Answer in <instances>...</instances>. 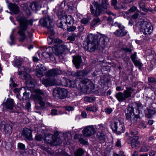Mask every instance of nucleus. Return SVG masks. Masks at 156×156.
<instances>
[{"instance_id": "nucleus-3", "label": "nucleus", "mask_w": 156, "mask_h": 156, "mask_svg": "<svg viewBox=\"0 0 156 156\" xmlns=\"http://www.w3.org/2000/svg\"><path fill=\"white\" fill-rule=\"evenodd\" d=\"M138 23L139 31L142 33L146 36H148L153 32V27L150 23L142 20Z\"/></svg>"}, {"instance_id": "nucleus-32", "label": "nucleus", "mask_w": 156, "mask_h": 156, "mask_svg": "<svg viewBox=\"0 0 156 156\" xmlns=\"http://www.w3.org/2000/svg\"><path fill=\"white\" fill-rule=\"evenodd\" d=\"M66 23L67 25H70L74 23V20L73 17L70 15H68L66 17Z\"/></svg>"}, {"instance_id": "nucleus-47", "label": "nucleus", "mask_w": 156, "mask_h": 156, "mask_svg": "<svg viewBox=\"0 0 156 156\" xmlns=\"http://www.w3.org/2000/svg\"><path fill=\"white\" fill-rule=\"evenodd\" d=\"M27 77H29V80L27 79V78L26 77L24 76V78L25 79L27 80V84H32L33 83L31 81V77L30 76V75L28 74H27Z\"/></svg>"}, {"instance_id": "nucleus-36", "label": "nucleus", "mask_w": 156, "mask_h": 156, "mask_svg": "<svg viewBox=\"0 0 156 156\" xmlns=\"http://www.w3.org/2000/svg\"><path fill=\"white\" fill-rule=\"evenodd\" d=\"M30 7L32 10L36 11L38 8L39 4L37 2H34L30 4Z\"/></svg>"}, {"instance_id": "nucleus-52", "label": "nucleus", "mask_w": 156, "mask_h": 156, "mask_svg": "<svg viewBox=\"0 0 156 156\" xmlns=\"http://www.w3.org/2000/svg\"><path fill=\"white\" fill-rule=\"evenodd\" d=\"M112 26L115 27H117L119 29L124 26L120 23H119L117 22H115L114 23H112Z\"/></svg>"}, {"instance_id": "nucleus-62", "label": "nucleus", "mask_w": 156, "mask_h": 156, "mask_svg": "<svg viewBox=\"0 0 156 156\" xmlns=\"http://www.w3.org/2000/svg\"><path fill=\"white\" fill-rule=\"evenodd\" d=\"M58 26L61 28H63V24L61 20H58Z\"/></svg>"}, {"instance_id": "nucleus-31", "label": "nucleus", "mask_w": 156, "mask_h": 156, "mask_svg": "<svg viewBox=\"0 0 156 156\" xmlns=\"http://www.w3.org/2000/svg\"><path fill=\"white\" fill-rule=\"evenodd\" d=\"M62 142V139L58 136H54V140L52 143V145H56L61 144Z\"/></svg>"}, {"instance_id": "nucleus-56", "label": "nucleus", "mask_w": 156, "mask_h": 156, "mask_svg": "<svg viewBox=\"0 0 156 156\" xmlns=\"http://www.w3.org/2000/svg\"><path fill=\"white\" fill-rule=\"evenodd\" d=\"M18 147L21 150H24L25 148L24 145L22 143H19L18 144Z\"/></svg>"}, {"instance_id": "nucleus-63", "label": "nucleus", "mask_w": 156, "mask_h": 156, "mask_svg": "<svg viewBox=\"0 0 156 156\" xmlns=\"http://www.w3.org/2000/svg\"><path fill=\"white\" fill-rule=\"evenodd\" d=\"M153 11V9L150 8H145V9H144V10L143 11L145 12H152Z\"/></svg>"}, {"instance_id": "nucleus-1", "label": "nucleus", "mask_w": 156, "mask_h": 156, "mask_svg": "<svg viewBox=\"0 0 156 156\" xmlns=\"http://www.w3.org/2000/svg\"><path fill=\"white\" fill-rule=\"evenodd\" d=\"M88 71L86 70L78 71L75 72L74 76L77 78L74 83H76L77 89L80 93L91 92L94 89V85L92 82L88 79H83L88 74Z\"/></svg>"}, {"instance_id": "nucleus-20", "label": "nucleus", "mask_w": 156, "mask_h": 156, "mask_svg": "<svg viewBox=\"0 0 156 156\" xmlns=\"http://www.w3.org/2000/svg\"><path fill=\"white\" fill-rule=\"evenodd\" d=\"M32 131L27 128H24L23 131V134L27 139L31 140L32 139Z\"/></svg>"}, {"instance_id": "nucleus-50", "label": "nucleus", "mask_w": 156, "mask_h": 156, "mask_svg": "<svg viewBox=\"0 0 156 156\" xmlns=\"http://www.w3.org/2000/svg\"><path fill=\"white\" fill-rule=\"evenodd\" d=\"M69 44L68 43L65 44H62L61 46V48L64 50H68L69 49V48L68 47V45Z\"/></svg>"}, {"instance_id": "nucleus-45", "label": "nucleus", "mask_w": 156, "mask_h": 156, "mask_svg": "<svg viewBox=\"0 0 156 156\" xmlns=\"http://www.w3.org/2000/svg\"><path fill=\"white\" fill-rule=\"evenodd\" d=\"M84 101L89 102H92L95 100L94 97H86L84 98Z\"/></svg>"}, {"instance_id": "nucleus-5", "label": "nucleus", "mask_w": 156, "mask_h": 156, "mask_svg": "<svg viewBox=\"0 0 156 156\" xmlns=\"http://www.w3.org/2000/svg\"><path fill=\"white\" fill-rule=\"evenodd\" d=\"M89 38L91 40H92V39H94V38L98 43L99 47L102 48H105L107 45L109 41L108 38L106 35L100 33L96 34H90Z\"/></svg>"}, {"instance_id": "nucleus-44", "label": "nucleus", "mask_w": 156, "mask_h": 156, "mask_svg": "<svg viewBox=\"0 0 156 156\" xmlns=\"http://www.w3.org/2000/svg\"><path fill=\"white\" fill-rule=\"evenodd\" d=\"M23 96L22 98V100L23 101L25 100L28 99L29 97L30 94L29 93H27L26 92L23 93Z\"/></svg>"}, {"instance_id": "nucleus-53", "label": "nucleus", "mask_w": 156, "mask_h": 156, "mask_svg": "<svg viewBox=\"0 0 156 156\" xmlns=\"http://www.w3.org/2000/svg\"><path fill=\"white\" fill-rule=\"evenodd\" d=\"M96 127L97 129H100L101 131L104 130L105 129V126H104L102 124L97 126Z\"/></svg>"}, {"instance_id": "nucleus-59", "label": "nucleus", "mask_w": 156, "mask_h": 156, "mask_svg": "<svg viewBox=\"0 0 156 156\" xmlns=\"http://www.w3.org/2000/svg\"><path fill=\"white\" fill-rule=\"evenodd\" d=\"M105 111L107 113L110 114L112 112V110L111 108H106L105 109Z\"/></svg>"}, {"instance_id": "nucleus-26", "label": "nucleus", "mask_w": 156, "mask_h": 156, "mask_svg": "<svg viewBox=\"0 0 156 156\" xmlns=\"http://www.w3.org/2000/svg\"><path fill=\"white\" fill-rule=\"evenodd\" d=\"M101 20L98 17H96L93 20V21L90 24V27L93 29L96 26L99 25L101 22Z\"/></svg>"}, {"instance_id": "nucleus-37", "label": "nucleus", "mask_w": 156, "mask_h": 156, "mask_svg": "<svg viewBox=\"0 0 156 156\" xmlns=\"http://www.w3.org/2000/svg\"><path fill=\"white\" fill-rule=\"evenodd\" d=\"M84 153V150L81 148L78 149L75 152V156H83Z\"/></svg>"}, {"instance_id": "nucleus-25", "label": "nucleus", "mask_w": 156, "mask_h": 156, "mask_svg": "<svg viewBox=\"0 0 156 156\" xmlns=\"http://www.w3.org/2000/svg\"><path fill=\"white\" fill-rule=\"evenodd\" d=\"M54 136L50 134H46L45 136L44 141L46 143L52 145V143L53 141Z\"/></svg>"}, {"instance_id": "nucleus-15", "label": "nucleus", "mask_w": 156, "mask_h": 156, "mask_svg": "<svg viewBox=\"0 0 156 156\" xmlns=\"http://www.w3.org/2000/svg\"><path fill=\"white\" fill-rule=\"evenodd\" d=\"M46 72V68L42 64H40L37 66L36 73L38 77H42L45 74Z\"/></svg>"}, {"instance_id": "nucleus-34", "label": "nucleus", "mask_w": 156, "mask_h": 156, "mask_svg": "<svg viewBox=\"0 0 156 156\" xmlns=\"http://www.w3.org/2000/svg\"><path fill=\"white\" fill-rule=\"evenodd\" d=\"M47 50H49L51 51L49 52H44L43 53L42 55L45 58H50L52 55V49L51 48H47Z\"/></svg>"}, {"instance_id": "nucleus-48", "label": "nucleus", "mask_w": 156, "mask_h": 156, "mask_svg": "<svg viewBox=\"0 0 156 156\" xmlns=\"http://www.w3.org/2000/svg\"><path fill=\"white\" fill-rule=\"evenodd\" d=\"M131 58L134 65L136 66V54L135 53L132 55Z\"/></svg>"}, {"instance_id": "nucleus-28", "label": "nucleus", "mask_w": 156, "mask_h": 156, "mask_svg": "<svg viewBox=\"0 0 156 156\" xmlns=\"http://www.w3.org/2000/svg\"><path fill=\"white\" fill-rule=\"evenodd\" d=\"M9 8L10 10L14 14H17L19 12L18 7L15 4L12 3L10 4L9 5Z\"/></svg>"}, {"instance_id": "nucleus-21", "label": "nucleus", "mask_w": 156, "mask_h": 156, "mask_svg": "<svg viewBox=\"0 0 156 156\" xmlns=\"http://www.w3.org/2000/svg\"><path fill=\"white\" fill-rule=\"evenodd\" d=\"M73 62L77 68H79L82 62L81 57L79 56H74L73 57Z\"/></svg>"}, {"instance_id": "nucleus-13", "label": "nucleus", "mask_w": 156, "mask_h": 156, "mask_svg": "<svg viewBox=\"0 0 156 156\" xmlns=\"http://www.w3.org/2000/svg\"><path fill=\"white\" fill-rule=\"evenodd\" d=\"M44 78L42 80V83L46 87L56 85L58 83L55 79L50 78V77Z\"/></svg>"}, {"instance_id": "nucleus-33", "label": "nucleus", "mask_w": 156, "mask_h": 156, "mask_svg": "<svg viewBox=\"0 0 156 156\" xmlns=\"http://www.w3.org/2000/svg\"><path fill=\"white\" fill-rule=\"evenodd\" d=\"M66 83L67 86L70 87H76L77 88L76 85L77 84H76V83H74L75 80L74 81H72L69 80L67 79L66 80Z\"/></svg>"}, {"instance_id": "nucleus-41", "label": "nucleus", "mask_w": 156, "mask_h": 156, "mask_svg": "<svg viewBox=\"0 0 156 156\" xmlns=\"http://www.w3.org/2000/svg\"><path fill=\"white\" fill-rule=\"evenodd\" d=\"M23 9L27 15H30V11L29 9L28 5L27 4H25L23 5Z\"/></svg>"}, {"instance_id": "nucleus-18", "label": "nucleus", "mask_w": 156, "mask_h": 156, "mask_svg": "<svg viewBox=\"0 0 156 156\" xmlns=\"http://www.w3.org/2000/svg\"><path fill=\"white\" fill-rule=\"evenodd\" d=\"M145 53L147 56H150L149 59L151 61H156V55L152 49H147Z\"/></svg>"}, {"instance_id": "nucleus-42", "label": "nucleus", "mask_w": 156, "mask_h": 156, "mask_svg": "<svg viewBox=\"0 0 156 156\" xmlns=\"http://www.w3.org/2000/svg\"><path fill=\"white\" fill-rule=\"evenodd\" d=\"M77 35L76 34H73L67 37V40H69L71 42L74 41Z\"/></svg>"}, {"instance_id": "nucleus-46", "label": "nucleus", "mask_w": 156, "mask_h": 156, "mask_svg": "<svg viewBox=\"0 0 156 156\" xmlns=\"http://www.w3.org/2000/svg\"><path fill=\"white\" fill-rule=\"evenodd\" d=\"M136 9V8L135 6H132L131 7L129 10L128 11L129 12H126V14H129L130 13H132L133 12L135 11Z\"/></svg>"}, {"instance_id": "nucleus-7", "label": "nucleus", "mask_w": 156, "mask_h": 156, "mask_svg": "<svg viewBox=\"0 0 156 156\" xmlns=\"http://www.w3.org/2000/svg\"><path fill=\"white\" fill-rule=\"evenodd\" d=\"M44 94L42 90L35 89L32 92L31 99L36 104H39L41 106L43 107L45 106V103L41 95H43Z\"/></svg>"}, {"instance_id": "nucleus-16", "label": "nucleus", "mask_w": 156, "mask_h": 156, "mask_svg": "<svg viewBox=\"0 0 156 156\" xmlns=\"http://www.w3.org/2000/svg\"><path fill=\"white\" fill-rule=\"evenodd\" d=\"M130 134L131 135L134 136L130 138L131 144L132 148H135L136 147V131L135 129H133L131 131Z\"/></svg>"}, {"instance_id": "nucleus-4", "label": "nucleus", "mask_w": 156, "mask_h": 156, "mask_svg": "<svg viewBox=\"0 0 156 156\" xmlns=\"http://www.w3.org/2000/svg\"><path fill=\"white\" fill-rule=\"evenodd\" d=\"M111 128L113 131L118 134L124 132L125 130L124 119L121 117L115 119L111 124Z\"/></svg>"}, {"instance_id": "nucleus-49", "label": "nucleus", "mask_w": 156, "mask_h": 156, "mask_svg": "<svg viewBox=\"0 0 156 156\" xmlns=\"http://www.w3.org/2000/svg\"><path fill=\"white\" fill-rule=\"evenodd\" d=\"M148 81L149 83H153L156 85V80L153 77H149Z\"/></svg>"}, {"instance_id": "nucleus-54", "label": "nucleus", "mask_w": 156, "mask_h": 156, "mask_svg": "<svg viewBox=\"0 0 156 156\" xmlns=\"http://www.w3.org/2000/svg\"><path fill=\"white\" fill-rule=\"evenodd\" d=\"M143 66V65L141 62L137 60V67L140 70H142Z\"/></svg>"}, {"instance_id": "nucleus-43", "label": "nucleus", "mask_w": 156, "mask_h": 156, "mask_svg": "<svg viewBox=\"0 0 156 156\" xmlns=\"http://www.w3.org/2000/svg\"><path fill=\"white\" fill-rule=\"evenodd\" d=\"M139 4L140 10L144 11L146 7L144 2L142 1H141L139 2Z\"/></svg>"}, {"instance_id": "nucleus-55", "label": "nucleus", "mask_w": 156, "mask_h": 156, "mask_svg": "<svg viewBox=\"0 0 156 156\" xmlns=\"http://www.w3.org/2000/svg\"><path fill=\"white\" fill-rule=\"evenodd\" d=\"M52 27H47L48 32L51 35H53L54 34Z\"/></svg>"}, {"instance_id": "nucleus-19", "label": "nucleus", "mask_w": 156, "mask_h": 156, "mask_svg": "<svg viewBox=\"0 0 156 156\" xmlns=\"http://www.w3.org/2000/svg\"><path fill=\"white\" fill-rule=\"evenodd\" d=\"M61 73L60 70L53 69L48 71L45 76L47 77H55Z\"/></svg>"}, {"instance_id": "nucleus-51", "label": "nucleus", "mask_w": 156, "mask_h": 156, "mask_svg": "<svg viewBox=\"0 0 156 156\" xmlns=\"http://www.w3.org/2000/svg\"><path fill=\"white\" fill-rule=\"evenodd\" d=\"M143 106L141 103H137V109L139 111V114H140V112L142 111L143 110Z\"/></svg>"}, {"instance_id": "nucleus-12", "label": "nucleus", "mask_w": 156, "mask_h": 156, "mask_svg": "<svg viewBox=\"0 0 156 156\" xmlns=\"http://www.w3.org/2000/svg\"><path fill=\"white\" fill-rule=\"evenodd\" d=\"M95 129L92 125L86 126L82 131L83 135L87 137L92 136L95 133Z\"/></svg>"}, {"instance_id": "nucleus-58", "label": "nucleus", "mask_w": 156, "mask_h": 156, "mask_svg": "<svg viewBox=\"0 0 156 156\" xmlns=\"http://www.w3.org/2000/svg\"><path fill=\"white\" fill-rule=\"evenodd\" d=\"M76 29V27L75 26H71L67 28V30L69 32H72L75 30Z\"/></svg>"}, {"instance_id": "nucleus-11", "label": "nucleus", "mask_w": 156, "mask_h": 156, "mask_svg": "<svg viewBox=\"0 0 156 156\" xmlns=\"http://www.w3.org/2000/svg\"><path fill=\"white\" fill-rule=\"evenodd\" d=\"M40 22L42 26L46 27H53L54 25L52 19L48 16L41 19L40 20Z\"/></svg>"}, {"instance_id": "nucleus-57", "label": "nucleus", "mask_w": 156, "mask_h": 156, "mask_svg": "<svg viewBox=\"0 0 156 156\" xmlns=\"http://www.w3.org/2000/svg\"><path fill=\"white\" fill-rule=\"evenodd\" d=\"M42 138V136L41 135L37 134L36 135L35 139L36 140L40 141Z\"/></svg>"}, {"instance_id": "nucleus-61", "label": "nucleus", "mask_w": 156, "mask_h": 156, "mask_svg": "<svg viewBox=\"0 0 156 156\" xmlns=\"http://www.w3.org/2000/svg\"><path fill=\"white\" fill-rule=\"evenodd\" d=\"M150 156H156V152L153 150L151 151L149 153Z\"/></svg>"}, {"instance_id": "nucleus-23", "label": "nucleus", "mask_w": 156, "mask_h": 156, "mask_svg": "<svg viewBox=\"0 0 156 156\" xmlns=\"http://www.w3.org/2000/svg\"><path fill=\"white\" fill-rule=\"evenodd\" d=\"M96 138L98 139L100 143H102L105 142L106 136L102 132H98L97 133Z\"/></svg>"}, {"instance_id": "nucleus-64", "label": "nucleus", "mask_w": 156, "mask_h": 156, "mask_svg": "<svg viewBox=\"0 0 156 156\" xmlns=\"http://www.w3.org/2000/svg\"><path fill=\"white\" fill-rule=\"evenodd\" d=\"M57 110L56 109H53L51 110V114L53 115H57Z\"/></svg>"}, {"instance_id": "nucleus-38", "label": "nucleus", "mask_w": 156, "mask_h": 156, "mask_svg": "<svg viewBox=\"0 0 156 156\" xmlns=\"http://www.w3.org/2000/svg\"><path fill=\"white\" fill-rule=\"evenodd\" d=\"M150 146L149 145H144L141 147L139 151L140 152H147L150 150Z\"/></svg>"}, {"instance_id": "nucleus-40", "label": "nucleus", "mask_w": 156, "mask_h": 156, "mask_svg": "<svg viewBox=\"0 0 156 156\" xmlns=\"http://www.w3.org/2000/svg\"><path fill=\"white\" fill-rule=\"evenodd\" d=\"M91 18L90 17H87L86 18H83L81 20V22L82 24L86 25L88 23Z\"/></svg>"}, {"instance_id": "nucleus-2", "label": "nucleus", "mask_w": 156, "mask_h": 156, "mask_svg": "<svg viewBox=\"0 0 156 156\" xmlns=\"http://www.w3.org/2000/svg\"><path fill=\"white\" fill-rule=\"evenodd\" d=\"M17 20L19 22V26L18 27L19 28L18 34L21 37L20 41L22 42L26 38L25 32L28 28V25H30L32 26L33 22L32 20H28L23 16L17 17Z\"/></svg>"}, {"instance_id": "nucleus-14", "label": "nucleus", "mask_w": 156, "mask_h": 156, "mask_svg": "<svg viewBox=\"0 0 156 156\" xmlns=\"http://www.w3.org/2000/svg\"><path fill=\"white\" fill-rule=\"evenodd\" d=\"M125 115L126 118L130 120L134 119L135 118V116L134 115L133 109V107L130 106L128 107L125 111Z\"/></svg>"}, {"instance_id": "nucleus-27", "label": "nucleus", "mask_w": 156, "mask_h": 156, "mask_svg": "<svg viewBox=\"0 0 156 156\" xmlns=\"http://www.w3.org/2000/svg\"><path fill=\"white\" fill-rule=\"evenodd\" d=\"M156 111L152 109H147L145 111V114L146 116L148 119L151 118L153 115L155 113Z\"/></svg>"}, {"instance_id": "nucleus-60", "label": "nucleus", "mask_w": 156, "mask_h": 156, "mask_svg": "<svg viewBox=\"0 0 156 156\" xmlns=\"http://www.w3.org/2000/svg\"><path fill=\"white\" fill-rule=\"evenodd\" d=\"M79 141L80 143L82 144H83L85 145H88V143L87 142L82 139H80L79 140Z\"/></svg>"}, {"instance_id": "nucleus-35", "label": "nucleus", "mask_w": 156, "mask_h": 156, "mask_svg": "<svg viewBox=\"0 0 156 156\" xmlns=\"http://www.w3.org/2000/svg\"><path fill=\"white\" fill-rule=\"evenodd\" d=\"M117 3V0H112L111 5L114 6V8L115 9H124L125 8V6L122 5L118 7L116 5Z\"/></svg>"}, {"instance_id": "nucleus-6", "label": "nucleus", "mask_w": 156, "mask_h": 156, "mask_svg": "<svg viewBox=\"0 0 156 156\" xmlns=\"http://www.w3.org/2000/svg\"><path fill=\"white\" fill-rule=\"evenodd\" d=\"M90 35V34L87 35L85 41L83 44V48L86 50L90 52H93L97 49L99 46L94 38V39H92V40L90 39L89 36Z\"/></svg>"}, {"instance_id": "nucleus-10", "label": "nucleus", "mask_w": 156, "mask_h": 156, "mask_svg": "<svg viewBox=\"0 0 156 156\" xmlns=\"http://www.w3.org/2000/svg\"><path fill=\"white\" fill-rule=\"evenodd\" d=\"M67 90L61 88H56L53 92V95L54 97H58L60 99H63L67 96Z\"/></svg>"}, {"instance_id": "nucleus-24", "label": "nucleus", "mask_w": 156, "mask_h": 156, "mask_svg": "<svg viewBox=\"0 0 156 156\" xmlns=\"http://www.w3.org/2000/svg\"><path fill=\"white\" fill-rule=\"evenodd\" d=\"M4 104H5L6 108L12 109L13 107V100L11 99H8Z\"/></svg>"}, {"instance_id": "nucleus-17", "label": "nucleus", "mask_w": 156, "mask_h": 156, "mask_svg": "<svg viewBox=\"0 0 156 156\" xmlns=\"http://www.w3.org/2000/svg\"><path fill=\"white\" fill-rule=\"evenodd\" d=\"M128 33L127 31L126 30L125 27L124 26L116 30L114 32V34L118 37H122L126 35Z\"/></svg>"}, {"instance_id": "nucleus-39", "label": "nucleus", "mask_w": 156, "mask_h": 156, "mask_svg": "<svg viewBox=\"0 0 156 156\" xmlns=\"http://www.w3.org/2000/svg\"><path fill=\"white\" fill-rule=\"evenodd\" d=\"M86 110L87 111H91L93 112H95L97 111V108L95 106L93 105L87 106L86 108Z\"/></svg>"}, {"instance_id": "nucleus-8", "label": "nucleus", "mask_w": 156, "mask_h": 156, "mask_svg": "<svg viewBox=\"0 0 156 156\" xmlns=\"http://www.w3.org/2000/svg\"><path fill=\"white\" fill-rule=\"evenodd\" d=\"M94 7L95 8V9L93 8V7L92 5H90V9L92 14L96 17H98L101 14H105L110 15H112L115 16L116 14H113L112 13L110 10H104L103 9H101V7L100 5L98 3L95 2L94 3Z\"/></svg>"}, {"instance_id": "nucleus-9", "label": "nucleus", "mask_w": 156, "mask_h": 156, "mask_svg": "<svg viewBox=\"0 0 156 156\" xmlns=\"http://www.w3.org/2000/svg\"><path fill=\"white\" fill-rule=\"evenodd\" d=\"M134 90L131 87H126V90L123 93L118 92L115 95V97L119 101L122 102L130 97L132 93Z\"/></svg>"}, {"instance_id": "nucleus-30", "label": "nucleus", "mask_w": 156, "mask_h": 156, "mask_svg": "<svg viewBox=\"0 0 156 156\" xmlns=\"http://www.w3.org/2000/svg\"><path fill=\"white\" fill-rule=\"evenodd\" d=\"M23 61L22 59L20 58H18L15 59L14 62V65L16 66L18 68H20L23 63Z\"/></svg>"}, {"instance_id": "nucleus-22", "label": "nucleus", "mask_w": 156, "mask_h": 156, "mask_svg": "<svg viewBox=\"0 0 156 156\" xmlns=\"http://www.w3.org/2000/svg\"><path fill=\"white\" fill-rule=\"evenodd\" d=\"M1 128L4 129L5 133L10 135L12 132V126L8 124H2Z\"/></svg>"}, {"instance_id": "nucleus-29", "label": "nucleus", "mask_w": 156, "mask_h": 156, "mask_svg": "<svg viewBox=\"0 0 156 156\" xmlns=\"http://www.w3.org/2000/svg\"><path fill=\"white\" fill-rule=\"evenodd\" d=\"M101 6L104 10H109L110 5L108 2L107 0H102Z\"/></svg>"}]
</instances>
